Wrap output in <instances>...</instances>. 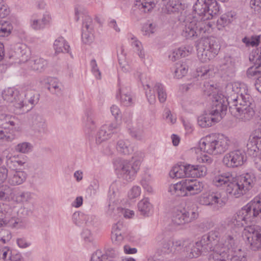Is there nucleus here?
<instances>
[{
	"label": "nucleus",
	"instance_id": "1",
	"mask_svg": "<svg viewBox=\"0 0 261 261\" xmlns=\"http://www.w3.org/2000/svg\"><path fill=\"white\" fill-rule=\"evenodd\" d=\"M205 94L211 96L213 94L212 100H213L215 111H220L221 115H225L227 109V106L233 105L241 101L244 97L250 95L248 93L246 85L243 83H229L226 86L225 92L226 96H224L222 94H215L216 91L213 85L209 83L204 84Z\"/></svg>",
	"mask_w": 261,
	"mask_h": 261
},
{
	"label": "nucleus",
	"instance_id": "2",
	"mask_svg": "<svg viewBox=\"0 0 261 261\" xmlns=\"http://www.w3.org/2000/svg\"><path fill=\"white\" fill-rule=\"evenodd\" d=\"M254 181V176L249 173L240 175L234 179L229 172H219L213 179V183L216 187L227 185L226 192L236 198L246 194L252 188Z\"/></svg>",
	"mask_w": 261,
	"mask_h": 261
},
{
	"label": "nucleus",
	"instance_id": "3",
	"mask_svg": "<svg viewBox=\"0 0 261 261\" xmlns=\"http://www.w3.org/2000/svg\"><path fill=\"white\" fill-rule=\"evenodd\" d=\"M261 213V194L256 196L237 212L231 218H228L226 221L227 228L233 229L237 233L239 229L244 225L253 221V219Z\"/></svg>",
	"mask_w": 261,
	"mask_h": 261
},
{
	"label": "nucleus",
	"instance_id": "4",
	"mask_svg": "<svg viewBox=\"0 0 261 261\" xmlns=\"http://www.w3.org/2000/svg\"><path fill=\"white\" fill-rule=\"evenodd\" d=\"M228 138L222 135L206 136L199 142L200 149L210 154H221L228 149Z\"/></svg>",
	"mask_w": 261,
	"mask_h": 261
},
{
	"label": "nucleus",
	"instance_id": "5",
	"mask_svg": "<svg viewBox=\"0 0 261 261\" xmlns=\"http://www.w3.org/2000/svg\"><path fill=\"white\" fill-rule=\"evenodd\" d=\"M228 234H230L226 233L221 242H219V233L216 231H211L201 237L198 245L199 244L201 246H203V249L205 253L213 252L210 254L208 261H210L211 258L216 254H220L221 252H223V249L226 248V237Z\"/></svg>",
	"mask_w": 261,
	"mask_h": 261
},
{
	"label": "nucleus",
	"instance_id": "6",
	"mask_svg": "<svg viewBox=\"0 0 261 261\" xmlns=\"http://www.w3.org/2000/svg\"><path fill=\"white\" fill-rule=\"evenodd\" d=\"M253 102L252 97L247 95L241 99L240 102L234 105H229V111L232 115L240 121H250L255 115Z\"/></svg>",
	"mask_w": 261,
	"mask_h": 261
},
{
	"label": "nucleus",
	"instance_id": "7",
	"mask_svg": "<svg viewBox=\"0 0 261 261\" xmlns=\"http://www.w3.org/2000/svg\"><path fill=\"white\" fill-rule=\"evenodd\" d=\"M231 234L226 237V248L220 254H216L211 258L210 261H246V255L239 250V252L230 255L236 244L237 234L233 229H229Z\"/></svg>",
	"mask_w": 261,
	"mask_h": 261
},
{
	"label": "nucleus",
	"instance_id": "8",
	"mask_svg": "<svg viewBox=\"0 0 261 261\" xmlns=\"http://www.w3.org/2000/svg\"><path fill=\"white\" fill-rule=\"evenodd\" d=\"M115 170L119 178L130 182L134 180L140 169L141 162L139 160H116L114 163Z\"/></svg>",
	"mask_w": 261,
	"mask_h": 261
},
{
	"label": "nucleus",
	"instance_id": "9",
	"mask_svg": "<svg viewBox=\"0 0 261 261\" xmlns=\"http://www.w3.org/2000/svg\"><path fill=\"white\" fill-rule=\"evenodd\" d=\"M182 31V36L187 39H194L200 37L202 34L208 32L212 24L210 22L187 19L184 21Z\"/></svg>",
	"mask_w": 261,
	"mask_h": 261
},
{
	"label": "nucleus",
	"instance_id": "10",
	"mask_svg": "<svg viewBox=\"0 0 261 261\" xmlns=\"http://www.w3.org/2000/svg\"><path fill=\"white\" fill-rule=\"evenodd\" d=\"M194 17L200 21L210 19L219 11V6L216 0H197L193 6Z\"/></svg>",
	"mask_w": 261,
	"mask_h": 261
},
{
	"label": "nucleus",
	"instance_id": "11",
	"mask_svg": "<svg viewBox=\"0 0 261 261\" xmlns=\"http://www.w3.org/2000/svg\"><path fill=\"white\" fill-rule=\"evenodd\" d=\"M220 46L217 39L210 37L205 38L198 48V56L202 62H206L214 58L218 53Z\"/></svg>",
	"mask_w": 261,
	"mask_h": 261
},
{
	"label": "nucleus",
	"instance_id": "12",
	"mask_svg": "<svg viewBox=\"0 0 261 261\" xmlns=\"http://www.w3.org/2000/svg\"><path fill=\"white\" fill-rule=\"evenodd\" d=\"M246 243L253 251L261 249V227L258 225L246 226L243 231Z\"/></svg>",
	"mask_w": 261,
	"mask_h": 261
},
{
	"label": "nucleus",
	"instance_id": "13",
	"mask_svg": "<svg viewBox=\"0 0 261 261\" xmlns=\"http://www.w3.org/2000/svg\"><path fill=\"white\" fill-rule=\"evenodd\" d=\"M142 86L146 90V95L150 104H153L156 101L155 91L158 94V99L160 102H164L167 99V93L164 86L161 83H156L153 87V91L150 89V86L147 82H145L143 77L140 78Z\"/></svg>",
	"mask_w": 261,
	"mask_h": 261
},
{
	"label": "nucleus",
	"instance_id": "14",
	"mask_svg": "<svg viewBox=\"0 0 261 261\" xmlns=\"http://www.w3.org/2000/svg\"><path fill=\"white\" fill-rule=\"evenodd\" d=\"M245 152L241 149H236L226 153L223 163L227 167L234 168L241 166L246 161Z\"/></svg>",
	"mask_w": 261,
	"mask_h": 261
},
{
	"label": "nucleus",
	"instance_id": "15",
	"mask_svg": "<svg viewBox=\"0 0 261 261\" xmlns=\"http://www.w3.org/2000/svg\"><path fill=\"white\" fill-rule=\"evenodd\" d=\"M2 97L7 102L13 103V106L16 109L22 110L23 112L29 111V109H24V104L22 97H21L17 90L12 88L6 89L2 92Z\"/></svg>",
	"mask_w": 261,
	"mask_h": 261
},
{
	"label": "nucleus",
	"instance_id": "16",
	"mask_svg": "<svg viewBox=\"0 0 261 261\" xmlns=\"http://www.w3.org/2000/svg\"><path fill=\"white\" fill-rule=\"evenodd\" d=\"M198 217L195 212H189L185 208L176 209L172 213V221L176 225H180L190 223Z\"/></svg>",
	"mask_w": 261,
	"mask_h": 261
},
{
	"label": "nucleus",
	"instance_id": "17",
	"mask_svg": "<svg viewBox=\"0 0 261 261\" xmlns=\"http://www.w3.org/2000/svg\"><path fill=\"white\" fill-rule=\"evenodd\" d=\"M215 108H214L213 100H212V109L210 112L204 113L198 118V123L201 127H207L211 126L213 124L219 120V119L222 118L225 115H221L220 111H215Z\"/></svg>",
	"mask_w": 261,
	"mask_h": 261
},
{
	"label": "nucleus",
	"instance_id": "18",
	"mask_svg": "<svg viewBox=\"0 0 261 261\" xmlns=\"http://www.w3.org/2000/svg\"><path fill=\"white\" fill-rule=\"evenodd\" d=\"M32 213V210L24 206H21L17 211V217H11L10 225L16 228H23L28 225L27 217Z\"/></svg>",
	"mask_w": 261,
	"mask_h": 261
},
{
	"label": "nucleus",
	"instance_id": "19",
	"mask_svg": "<svg viewBox=\"0 0 261 261\" xmlns=\"http://www.w3.org/2000/svg\"><path fill=\"white\" fill-rule=\"evenodd\" d=\"M159 248L156 253L159 255H164L174 253L172 240L165 237L164 233L159 234L155 239Z\"/></svg>",
	"mask_w": 261,
	"mask_h": 261
},
{
	"label": "nucleus",
	"instance_id": "20",
	"mask_svg": "<svg viewBox=\"0 0 261 261\" xmlns=\"http://www.w3.org/2000/svg\"><path fill=\"white\" fill-rule=\"evenodd\" d=\"M221 197V194L219 193L206 192L198 197V202L200 204L206 206L218 204L220 206H222L224 205V202Z\"/></svg>",
	"mask_w": 261,
	"mask_h": 261
},
{
	"label": "nucleus",
	"instance_id": "21",
	"mask_svg": "<svg viewBox=\"0 0 261 261\" xmlns=\"http://www.w3.org/2000/svg\"><path fill=\"white\" fill-rule=\"evenodd\" d=\"M127 228L122 222L118 221L114 224L111 233V240L113 243H120L126 236Z\"/></svg>",
	"mask_w": 261,
	"mask_h": 261
},
{
	"label": "nucleus",
	"instance_id": "22",
	"mask_svg": "<svg viewBox=\"0 0 261 261\" xmlns=\"http://www.w3.org/2000/svg\"><path fill=\"white\" fill-rule=\"evenodd\" d=\"M186 189L187 196L200 193L203 190L204 184L197 179H186Z\"/></svg>",
	"mask_w": 261,
	"mask_h": 261
},
{
	"label": "nucleus",
	"instance_id": "23",
	"mask_svg": "<svg viewBox=\"0 0 261 261\" xmlns=\"http://www.w3.org/2000/svg\"><path fill=\"white\" fill-rule=\"evenodd\" d=\"M75 15L76 21L79 20L80 16L83 18L82 31L91 32L93 31V22L92 19L87 14L86 12L82 11L81 8H76L75 10Z\"/></svg>",
	"mask_w": 261,
	"mask_h": 261
},
{
	"label": "nucleus",
	"instance_id": "24",
	"mask_svg": "<svg viewBox=\"0 0 261 261\" xmlns=\"http://www.w3.org/2000/svg\"><path fill=\"white\" fill-rule=\"evenodd\" d=\"M118 254V250L114 248H108L105 253L100 250H97L92 254L90 261H110L109 258H115Z\"/></svg>",
	"mask_w": 261,
	"mask_h": 261
},
{
	"label": "nucleus",
	"instance_id": "25",
	"mask_svg": "<svg viewBox=\"0 0 261 261\" xmlns=\"http://www.w3.org/2000/svg\"><path fill=\"white\" fill-rule=\"evenodd\" d=\"M33 129L39 133H45L47 131L45 120L42 115L38 114L33 115L30 119Z\"/></svg>",
	"mask_w": 261,
	"mask_h": 261
},
{
	"label": "nucleus",
	"instance_id": "26",
	"mask_svg": "<svg viewBox=\"0 0 261 261\" xmlns=\"http://www.w3.org/2000/svg\"><path fill=\"white\" fill-rule=\"evenodd\" d=\"M26 178L27 174L24 171L10 170L7 181L11 186H17L23 183Z\"/></svg>",
	"mask_w": 261,
	"mask_h": 261
},
{
	"label": "nucleus",
	"instance_id": "27",
	"mask_svg": "<svg viewBox=\"0 0 261 261\" xmlns=\"http://www.w3.org/2000/svg\"><path fill=\"white\" fill-rule=\"evenodd\" d=\"M14 56L19 59L20 63L28 61L31 56L30 49L24 44H16L14 46Z\"/></svg>",
	"mask_w": 261,
	"mask_h": 261
},
{
	"label": "nucleus",
	"instance_id": "28",
	"mask_svg": "<svg viewBox=\"0 0 261 261\" xmlns=\"http://www.w3.org/2000/svg\"><path fill=\"white\" fill-rule=\"evenodd\" d=\"M119 94L120 102L123 106L129 107L135 104V100L131 94L129 87H120L119 89Z\"/></svg>",
	"mask_w": 261,
	"mask_h": 261
},
{
	"label": "nucleus",
	"instance_id": "29",
	"mask_svg": "<svg viewBox=\"0 0 261 261\" xmlns=\"http://www.w3.org/2000/svg\"><path fill=\"white\" fill-rule=\"evenodd\" d=\"M199 241L193 244L190 240H189V244L186 247L185 250V255L187 257L192 258L197 257L202 253H205L203 249V246H201L199 244Z\"/></svg>",
	"mask_w": 261,
	"mask_h": 261
},
{
	"label": "nucleus",
	"instance_id": "30",
	"mask_svg": "<svg viewBox=\"0 0 261 261\" xmlns=\"http://www.w3.org/2000/svg\"><path fill=\"white\" fill-rule=\"evenodd\" d=\"M39 100V94L34 90H27L24 94V109H29V110L33 108V106L37 103Z\"/></svg>",
	"mask_w": 261,
	"mask_h": 261
},
{
	"label": "nucleus",
	"instance_id": "31",
	"mask_svg": "<svg viewBox=\"0 0 261 261\" xmlns=\"http://www.w3.org/2000/svg\"><path fill=\"white\" fill-rule=\"evenodd\" d=\"M247 147L248 153L255 158L261 152V144L251 135L247 144Z\"/></svg>",
	"mask_w": 261,
	"mask_h": 261
},
{
	"label": "nucleus",
	"instance_id": "32",
	"mask_svg": "<svg viewBox=\"0 0 261 261\" xmlns=\"http://www.w3.org/2000/svg\"><path fill=\"white\" fill-rule=\"evenodd\" d=\"M47 89L54 94L58 96L63 94L64 91V86L58 80L55 78L50 79L48 83Z\"/></svg>",
	"mask_w": 261,
	"mask_h": 261
},
{
	"label": "nucleus",
	"instance_id": "33",
	"mask_svg": "<svg viewBox=\"0 0 261 261\" xmlns=\"http://www.w3.org/2000/svg\"><path fill=\"white\" fill-rule=\"evenodd\" d=\"M169 191L172 194L177 196H187L186 189L185 179L171 185L169 188Z\"/></svg>",
	"mask_w": 261,
	"mask_h": 261
},
{
	"label": "nucleus",
	"instance_id": "34",
	"mask_svg": "<svg viewBox=\"0 0 261 261\" xmlns=\"http://www.w3.org/2000/svg\"><path fill=\"white\" fill-rule=\"evenodd\" d=\"M90 217L91 219L94 218L92 215H86L80 212H75L72 216V220L76 225L81 226L84 224H91L92 220L88 221V220L87 219V218H89Z\"/></svg>",
	"mask_w": 261,
	"mask_h": 261
},
{
	"label": "nucleus",
	"instance_id": "35",
	"mask_svg": "<svg viewBox=\"0 0 261 261\" xmlns=\"http://www.w3.org/2000/svg\"><path fill=\"white\" fill-rule=\"evenodd\" d=\"M213 67L212 65H204L197 68V77L201 80L207 79L214 75Z\"/></svg>",
	"mask_w": 261,
	"mask_h": 261
},
{
	"label": "nucleus",
	"instance_id": "36",
	"mask_svg": "<svg viewBox=\"0 0 261 261\" xmlns=\"http://www.w3.org/2000/svg\"><path fill=\"white\" fill-rule=\"evenodd\" d=\"M116 148L118 151L123 154H129L133 151V147L128 140H119L117 143Z\"/></svg>",
	"mask_w": 261,
	"mask_h": 261
},
{
	"label": "nucleus",
	"instance_id": "37",
	"mask_svg": "<svg viewBox=\"0 0 261 261\" xmlns=\"http://www.w3.org/2000/svg\"><path fill=\"white\" fill-rule=\"evenodd\" d=\"M18 120L14 117L5 114H0V126L2 127L10 128L17 124Z\"/></svg>",
	"mask_w": 261,
	"mask_h": 261
},
{
	"label": "nucleus",
	"instance_id": "38",
	"mask_svg": "<svg viewBox=\"0 0 261 261\" xmlns=\"http://www.w3.org/2000/svg\"><path fill=\"white\" fill-rule=\"evenodd\" d=\"M54 47L56 54L69 53L70 46L62 37H59L55 41Z\"/></svg>",
	"mask_w": 261,
	"mask_h": 261
},
{
	"label": "nucleus",
	"instance_id": "39",
	"mask_svg": "<svg viewBox=\"0 0 261 261\" xmlns=\"http://www.w3.org/2000/svg\"><path fill=\"white\" fill-rule=\"evenodd\" d=\"M29 65L32 70L42 72L46 67L47 62L43 58H37L31 60L29 62Z\"/></svg>",
	"mask_w": 261,
	"mask_h": 261
},
{
	"label": "nucleus",
	"instance_id": "40",
	"mask_svg": "<svg viewBox=\"0 0 261 261\" xmlns=\"http://www.w3.org/2000/svg\"><path fill=\"white\" fill-rule=\"evenodd\" d=\"M155 2L156 0H136V6L144 12H149L155 6Z\"/></svg>",
	"mask_w": 261,
	"mask_h": 261
},
{
	"label": "nucleus",
	"instance_id": "41",
	"mask_svg": "<svg viewBox=\"0 0 261 261\" xmlns=\"http://www.w3.org/2000/svg\"><path fill=\"white\" fill-rule=\"evenodd\" d=\"M222 69L226 71L228 76L232 75L235 71V64L230 57H226L224 59Z\"/></svg>",
	"mask_w": 261,
	"mask_h": 261
},
{
	"label": "nucleus",
	"instance_id": "42",
	"mask_svg": "<svg viewBox=\"0 0 261 261\" xmlns=\"http://www.w3.org/2000/svg\"><path fill=\"white\" fill-rule=\"evenodd\" d=\"M185 169V165L181 164L177 165L172 168L169 172V175L172 178L185 177H186Z\"/></svg>",
	"mask_w": 261,
	"mask_h": 261
},
{
	"label": "nucleus",
	"instance_id": "43",
	"mask_svg": "<svg viewBox=\"0 0 261 261\" xmlns=\"http://www.w3.org/2000/svg\"><path fill=\"white\" fill-rule=\"evenodd\" d=\"M138 210L143 215H148L152 209V205L148 198L141 200L138 204Z\"/></svg>",
	"mask_w": 261,
	"mask_h": 261
},
{
	"label": "nucleus",
	"instance_id": "44",
	"mask_svg": "<svg viewBox=\"0 0 261 261\" xmlns=\"http://www.w3.org/2000/svg\"><path fill=\"white\" fill-rule=\"evenodd\" d=\"M12 189L6 184L0 183V200L8 201L11 197Z\"/></svg>",
	"mask_w": 261,
	"mask_h": 261
},
{
	"label": "nucleus",
	"instance_id": "45",
	"mask_svg": "<svg viewBox=\"0 0 261 261\" xmlns=\"http://www.w3.org/2000/svg\"><path fill=\"white\" fill-rule=\"evenodd\" d=\"M246 75L249 78L254 77L256 79L261 76V62L249 67L247 70Z\"/></svg>",
	"mask_w": 261,
	"mask_h": 261
},
{
	"label": "nucleus",
	"instance_id": "46",
	"mask_svg": "<svg viewBox=\"0 0 261 261\" xmlns=\"http://www.w3.org/2000/svg\"><path fill=\"white\" fill-rule=\"evenodd\" d=\"M188 71V67L185 63L179 62L175 65L174 74L177 79H180L185 76Z\"/></svg>",
	"mask_w": 261,
	"mask_h": 261
},
{
	"label": "nucleus",
	"instance_id": "47",
	"mask_svg": "<svg viewBox=\"0 0 261 261\" xmlns=\"http://www.w3.org/2000/svg\"><path fill=\"white\" fill-rule=\"evenodd\" d=\"M32 198V193L29 191H21L16 196V201L19 203L29 202Z\"/></svg>",
	"mask_w": 261,
	"mask_h": 261
},
{
	"label": "nucleus",
	"instance_id": "48",
	"mask_svg": "<svg viewBox=\"0 0 261 261\" xmlns=\"http://www.w3.org/2000/svg\"><path fill=\"white\" fill-rule=\"evenodd\" d=\"M106 128H107L106 126L102 125L98 132L95 139L97 144H100L110 138L108 134H107Z\"/></svg>",
	"mask_w": 261,
	"mask_h": 261
},
{
	"label": "nucleus",
	"instance_id": "49",
	"mask_svg": "<svg viewBox=\"0 0 261 261\" xmlns=\"http://www.w3.org/2000/svg\"><path fill=\"white\" fill-rule=\"evenodd\" d=\"M13 29L12 24L9 22H0V36H8Z\"/></svg>",
	"mask_w": 261,
	"mask_h": 261
},
{
	"label": "nucleus",
	"instance_id": "50",
	"mask_svg": "<svg viewBox=\"0 0 261 261\" xmlns=\"http://www.w3.org/2000/svg\"><path fill=\"white\" fill-rule=\"evenodd\" d=\"M172 243L174 253L176 251H178L182 248H184V251H185L186 247L188 246V244H189V240L184 239L175 241L172 240Z\"/></svg>",
	"mask_w": 261,
	"mask_h": 261
},
{
	"label": "nucleus",
	"instance_id": "51",
	"mask_svg": "<svg viewBox=\"0 0 261 261\" xmlns=\"http://www.w3.org/2000/svg\"><path fill=\"white\" fill-rule=\"evenodd\" d=\"M3 153H5L7 166L10 170H16V168L18 167V162L15 156H9L6 151H4Z\"/></svg>",
	"mask_w": 261,
	"mask_h": 261
},
{
	"label": "nucleus",
	"instance_id": "52",
	"mask_svg": "<svg viewBox=\"0 0 261 261\" xmlns=\"http://www.w3.org/2000/svg\"><path fill=\"white\" fill-rule=\"evenodd\" d=\"M232 19V17L231 15L226 14L222 15L217 20V23L218 29L220 30L221 28L228 25L231 22Z\"/></svg>",
	"mask_w": 261,
	"mask_h": 261
},
{
	"label": "nucleus",
	"instance_id": "53",
	"mask_svg": "<svg viewBox=\"0 0 261 261\" xmlns=\"http://www.w3.org/2000/svg\"><path fill=\"white\" fill-rule=\"evenodd\" d=\"M96 126L91 116L87 115L85 125V131L87 134H90L96 129Z\"/></svg>",
	"mask_w": 261,
	"mask_h": 261
},
{
	"label": "nucleus",
	"instance_id": "54",
	"mask_svg": "<svg viewBox=\"0 0 261 261\" xmlns=\"http://www.w3.org/2000/svg\"><path fill=\"white\" fill-rule=\"evenodd\" d=\"M123 52L124 49L123 48H121V53L118 54L119 63L122 68V70L124 72H127L129 69V67L126 62L125 57Z\"/></svg>",
	"mask_w": 261,
	"mask_h": 261
},
{
	"label": "nucleus",
	"instance_id": "55",
	"mask_svg": "<svg viewBox=\"0 0 261 261\" xmlns=\"http://www.w3.org/2000/svg\"><path fill=\"white\" fill-rule=\"evenodd\" d=\"M32 149V145L28 142L19 143L15 147L16 151L22 153H27L30 152Z\"/></svg>",
	"mask_w": 261,
	"mask_h": 261
},
{
	"label": "nucleus",
	"instance_id": "56",
	"mask_svg": "<svg viewBox=\"0 0 261 261\" xmlns=\"http://www.w3.org/2000/svg\"><path fill=\"white\" fill-rule=\"evenodd\" d=\"M242 42L245 43L247 46H256L259 44V36L252 37L251 38L245 37L242 39Z\"/></svg>",
	"mask_w": 261,
	"mask_h": 261
},
{
	"label": "nucleus",
	"instance_id": "57",
	"mask_svg": "<svg viewBox=\"0 0 261 261\" xmlns=\"http://www.w3.org/2000/svg\"><path fill=\"white\" fill-rule=\"evenodd\" d=\"M185 52L183 49L178 48L172 51V53L169 55V58L172 61H175L176 60L180 57L185 56Z\"/></svg>",
	"mask_w": 261,
	"mask_h": 261
},
{
	"label": "nucleus",
	"instance_id": "58",
	"mask_svg": "<svg viewBox=\"0 0 261 261\" xmlns=\"http://www.w3.org/2000/svg\"><path fill=\"white\" fill-rule=\"evenodd\" d=\"M133 40L134 39V41L132 42V45L134 46L135 49L138 51V55L140 58L143 59L145 57V53L144 51L142 49V44L141 43L137 40L135 39L134 38H132Z\"/></svg>",
	"mask_w": 261,
	"mask_h": 261
},
{
	"label": "nucleus",
	"instance_id": "59",
	"mask_svg": "<svg viewBox=\"0 0 261 261\" xmlns=\"http://www.w3.org/2000/svg\"><path fill=\"white\" fill-rule=\"evenodd\" d=\"M82 38L85 44L91 43L93 40V31H82Z\"/></svg>",
	"mask_w": 261,
	"mask_h": 261
},
{
	"label": "nucleus",
	"instance_id": "60",
	"mask_svg": "<svg viewBox=\"0 0 261 261\" xmlns=\"http://www.w3.org/2000/svg\"><path fill=\"white\" fill-rule=\"evenodd\" d=\"M91 70L95 77L98 79H101V73L97 66V63L95 59H92L90 62Z\"/></svg>",
	"mask_w": 261,
	"mask_h": 261
},
{
	"label": "nucleus",
	"instance_id": "61",
	"mask_svg": "<svg viewBox=\"0 0 261 261\" xmlns=\"http://www.w3.org/2000/svg\"><path fill=\"white\" fill-rule=\"evenodd\" d=\"M103 125L106 126L107 127V128H106V132L110 138H111L112 135L116 132L118 128V126L116 122L106 124Z\"/></svg>",
	"mask_w": 261,
	"mask_h": 261
},
{
	"label": "nucleus",
	"instance_id": "62",
	"mask_svg": "<svg viewBox=\"0 0 261 261\" xmlns=\"http://www.w3.org/2000/svg\"><path fill=\"white\" fill-rule=\"evenodd\" d=\"M155 28L152 23L145 24L142 29V31L144 35L149 36L154 32Z\"/></svg>",
	"mask_w": 261,
	"mask_h": 261
},
{
	"label": "nucleus",
	"instance_id": "63",
	"mask_svg": "<svg viewBox=\"0 0 261 261\" xmlns=\"http://www.w3.org/2000/svg\"><path fill=\"white\" fill-rule=\"evenodd\" d=\"M249 60L254 63V65H257L261 62V53L258 54L256 51H252L249 55Z\"/></svg>",
	"mask_w": 261,
	"mask_h": 261
},
{
	"label": "nucleus",
	"instance_id": "64",
	"mask_svg": "<svg viewBox=\"0 0 261 261\" xmlns=\"http://www.w3.org/2000/svg\"><path fill=\"white\" fill-rule=\"evenodd\" d=\"M250 5L256 13L261 15V0H251Z\"/></svg>",
	"mask_w": 261,
	"mask_h": 261
}]
</instances>
